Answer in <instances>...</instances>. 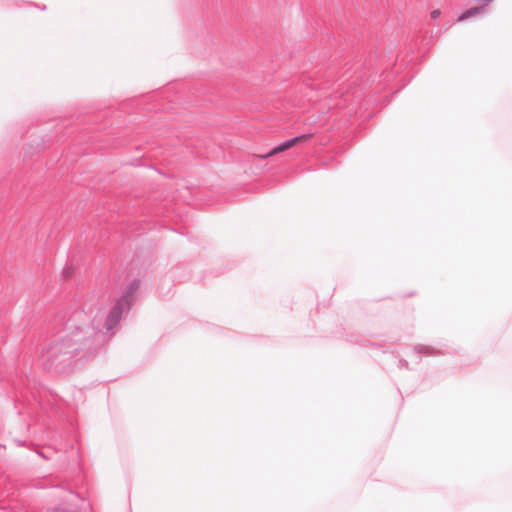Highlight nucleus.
Masks as SVG:
<instances>
[{"label": "nucleus", "mask_w": 512, "mask_h": 512, "mask_svg": "<svg viewBox=\"0 0 512 512\" xmlns=\"http://www.w3.org/2000/svg\"><path fill=\"white\" fill-rule=\"evenodd\" d=\"M309 137H310V134H302V135L296 136L294 138L288 139V140L282 142L281 144H279L278 146L274 147L268 154L265 155V157H269L276 153L290 149L295 144L302 142V141L308 139Z\"/></svg>", "instance_id": "3"}, {"label": "nucleus", "mask_w": 512, "mask_h": 512, "mask_svg": "<svg viewBox=\"0 0 512 512\" xmlns=\"http://www.w3.org/2000/svg\"><path fill=\"white\" fill-rule=\"evenodd\" d=\"M92 314H93V310H90L89 314L87 313V316L89 317L88 325H90V326H92V325H93V324H92V321L94 320V318H95V317H96V321H95V326H96V327H97V325H98V321H99V320L101 321V322H100V325H99V327H98L97 329H99L100 331H102V332L104 333V335H105V337H106V340L104 341V343H105V342H107V340L109 339V337H112V335L114 334V333L112 332V330H113L115 327H113L111 330H109V331H108V330L106 329V327H105V323H104V324L102 323V322H103V315H100V311L98 310V311L95 313V315H93V316H92Z\"/></svg>", "instance_id": "4"}, {"label": "nucleus", "mask_w": 512, "mask_h": 512, "mask_svg": "<svg viewBox=\"0 0 512 512\" xmlns=\"http://www.w3.org/2000/svg\"><path fill=\"white\" fill-rule=\"evenodd\" d=\"M399 367H400V368H408V362H407V360H405V359H400V360H399Z\"/></svg>", "instance_id": "8"}, {"label": "nucleus", "mask_w": 512, "mask_h": 512, "mask_svg": "<svg viewBox=\"0 0 512 512\" xmlns=\"http://www.w3.org/2000/svg\"><path fill=\"white\" fill-rule=\"evenodd\" d=\"M486 12V5H481V6H477V7H472V8H469L467 9L466 11H464L459 17H458V21H463V20H466L470 17H473V16H476V15H480V14H483Z\"/></svg>", "instance_id": "5"}, {"label": "nucleus", "mask_w": 512, "mask_h": 512, "mask_svg": "<svg viewBox=\"0 0 512 512\" xmlns=\"http://www.w3.org/2000/svg\"><path fill=\"white\" fill-rule=\"evenodd\" d=\"M440 15V10L436 9L431 12V18L436 19Z\"/></svg>", "instance_id": "9"}, {"label": "nucleus", "mask_w": 512, "mask_h": 512, "mask_svg": "<svg viewBox=\"0 0 512 512\" xmlns=\"http://www.w3.org/2000/svg\"><path fill=\"white\" fill-rule=\"evenodd\" d=\"M55 512H64L62 509H56Z\"/></svg>", "instance_id": "11"}, {"label": "nucleus", "mask_w": 512, "mask_h": 512, "mask_svg": "<svg viewBox=\"0 0 512 512\" xmlns=\"http://www.w3.org/2000/svg\"><path fill=\"white\" fill-rule=\"evenodd\" d=\"M341 79H342L343 82H345V81H347L349 79V77L345 78V76L342 75L341 78H339V80H341Z\"/></svg>", "instance_id": "10"}, {"label": "nucleus", "mask_w": 512, "mask_h": 512, "mask_svg": "<svg viewBox=\"0 0 512 512\" xmlns=\"http://www.w3.org/2000/svg\"><path fill=\"white\" fill-rule=\"evenodd\" d=\"M140 287V280L133 279L129 282L123 295L116 301L109 314L105 318V327L109 331L116 327L122 315L129 311L134 295Z\"/></svg>", "instance_id": "2"}, {"label": "nucleus", "mask_w": 512, "mask_h": 512, "mask_svg": "<svg viewBox=\"0 0 512 512\" xmlns=\"http://www.w3.org/2000/svg\"><path fill=\"white\" fill-rule=\"evenodd\" d=\"M413 350L418 354H424L428 356H435L440 354V352L435 348L422 344L413 346Z\"/></svg>", "instance_id": "6"}, {"label": "nucleus", "mask_w": 512, "mask_h": 512, "mask_svg": "<svg viewBox=\"0 0 512 512\" xmlns=\"http://www.w3.org/2000/svg\"><path fill=\"white\" fill-rule=\"evenodd\" d=\"M71 274H72L71 268L66 267V268H64V269H63L62 276H63L64 278H68V277H70V276H71Z\"/></svg>", "instance_id": "7"}, {"label": "nucleus", "mask_w": 512, "mask_h": 512, "mask_svg": "<svg viewBox=\"0 0 512 512\" xmlns=\"http://www.w3.org/2000/svg\"><path fill=\"white\" fill-rule=\"evenodd\" d=\"M89 317L84 310H75L57 315L53 326L57 330L55 339L42 355L46 367L59 373L70 372L78 362L88 360L103 344L106 337L95 326L88 325Z\"/></svg>", "instance_id": "1"}]
</instances>
